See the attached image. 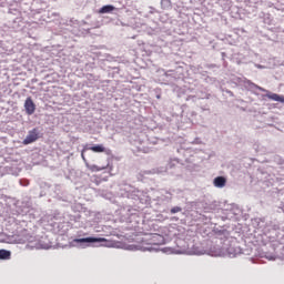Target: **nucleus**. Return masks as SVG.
Listing matches in <instances>:
<instances>
[{"mask_svg": "<svg viewBox=\"0 0 284 284\" xmlns=\"http://www.w3.org/2000/svg\"><path fill=\"white\" fill-rule=\"evenodd\" d=\"M113 10H114V6L108 4V6L102 7L99 10V12H100V14H109L110 12H113Z\"/></svg>", "mask_w": 284, "mask_h": 284, "instance_id": "8", "label": "nucleus"}, {"mask_svg": "<svg viewBox=\"0 0 284 284\" xmlns=\"http://www.w3.org/2000/svg\"><path fill=\"white\" fill-rule=\"evenodd\" d=\"M105 237H83L75 239L74 243H105Z\"/></svg>", "mask_w": 284, "mask_h": 284, "instance_id": "2", "label": "nucleus"}, {"mask_svg": "<svg viewBox=\"0 0 284 284\" xmlns=\"http://www.w3.org/2000/svg\"><path fill=\"white\" fill-rule=\"evenodd\" d=\"M82 160L84 161V163H88V159H85V154H83V152L81 153Z\"/></svg>", "mask_w": 284, "mask_h": 284, "instance_id": "12", "label": "nucleus"}, {"mask_svg": "<svg viewBox=\"0 0 284 284\" xmlns=\"http://www.w3.org/2000/svg\"><path fill=\"white\" fill-rule=\"evenodd\" d=\"M87 150H90L91 152H95V153H101V152H105V146H103V144H98L94 146H90Z\"/></svg>", "mask_w": 284, "mask_h": 284, "instance_id": "9", "label": "nucleus"}, {"mask_svg": "<svg viewBox=\"0 0 284 284\" xmlns=\"http://www.w3.org/2000/svg\"><path fill=\"white\" fill-rule=\"evenodd\" d=\"M255 90H260V92H267L265 89H263L262 87H258L257 84H253Z\"/></svg>", "mask_w": 284, "mask_h": 284, "instance_id": "11", "label": "nucleus"}, {"mask_svg": "<svg viewBox=\"0 0 284 284\" xmlns=\"http://www.w3.org/2000/svg\"><path fill=\"white\" fill-rule=\"evenodd\" d=\"M162 1H170V0H162Z\"/></svg>", "mask_w": 284, "mask_h": 284, "instance_id": "13", "label": "nucleus"}, {"mask_svg": "<svg viewBox=\"0 0 284 284\" xmlns=\"http://www.w3.org/2000/svg\"><path fill=\"white\" fill-rule=\"evenodd\" d=\"M181 210H182L181 206H174L171 209V214H176V213L181 212Z\"/></svg>", "mask_w": 284, "mask_h": 284, "instance_id": "10", "label": "nucleus"}, {"mask_svg": "<svg viewBox=\"0 0 284 284\" xmlns=\"http://www.w3.org/2000/svg\"><path fill=\"white\" fill-rule=\"evenodd\" d=\"M39 140V131L37 129H32L29 131L27 138L23 140V145H30V143H34V141Z\"/></svg>", "mask_w": 284, "mask_h": 284, "instance_id": "1", "label": "nucleus"}, {"mask_svg": "<svg viewBox=\"0 0 284 284\" xmlns=\"http://www.w3.org/2000/svg\"><path fill=\"white\" fill-rule=\"evenodd\" d=\"M12 253L8 250H0V261H10Z\"/></svg>", "mask_w": 284, "mask_h": 284, "instance_id": "7", "label": "nucleus"}, {"mask_svg": "<svg viewBox=\"0 0 284 284\" xmlns=\"http://www.w3.org/2000/svg\"><path fill=\"white\" fill-rule=\"evenodd\" d=\"M266 97H267V99H271V101H278L280 103H284L283 95H278L276 93H267Z\"/></svg>", "mask_w": 284, "mask_h": 284, "instance_id": "6", "label": "nucleus"}, {"mask_svg": "<svg viewBox=\"0 0 284 284\" xmlns=\"http://www.w3.org/2000/svg\"><path fill=\"white\" fill-rule=\"evenodd\" d=\"M24 110L29 115H32V113L36 112L37 105L34 104V101H32V98H27L24 102Z\"/></svg>", "mask_w": 284, "mask_h": 284, "instance_id": "3", "label": "nucleus"}, {"mask_svg": "<svg viewBox=\"0 0 284 284\" xmlns=\"http://www.w3.org/2000/svg\"><path fill=\"white\" fill-rule=\"evenodd\" d=\"M226 184H227V179H225L224 176H217L213 180V185L215 187H225Z\"/></svg>", "mask_w": 284, "mask_h": 284, "instance_id": "4", "label": "nucleus"}, {"mask_svg": "<svg viewBox=\"0 0 284 284\" xmlns=\"http://www.w3.org/2000/svg\"><path fill=\"white\" fill-rule=\"evenodd\" d=\"M85 168L90 170V172H101L102 170H106L108 166H99L97 164H90V162L85 163Z\"/></svg>", "mask_w": 284, "mask_h": 284, "instance_id": "5", "label": "nucleus"}]
</instances>
